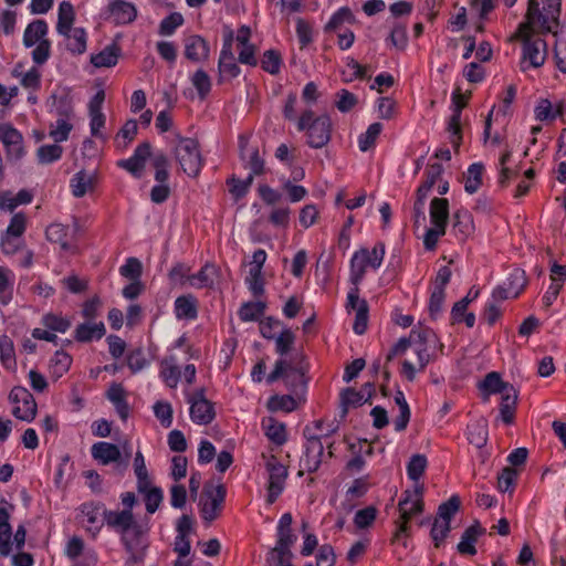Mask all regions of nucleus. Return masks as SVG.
Listing matches in <instances>:
<instances>
[{
	"instance_id": "13",
	"label": "nucleus",
	"mask_w": 566,
	"mask_h": 566,
	"mask_svg": "<svg viewBox=\"0 0 566 566\" xmlns=\"http://www.w3.org/2000/svg\"><path fill=\"white\" fill-rule=\"evenodd\" d=\"M104 101L105 92L103 90H98L90 99L87 105L91 136L102 143H106L108 140V135L105 133L106 115L103 113Z\"/></svg>"
},
{
	"instance_id": "60",
	"label": "nucleus",
	"mask_w": 566,
	"mask_h": 566,
	"mask_svg": "<svg viewBox=\"0 0 566 566\" xmlns=\"http://www.w3.org/2000/svg\"><path fill=\"white\" fill-rule=\"evenodd\" d=\"M184 17L179 12H172L160 21L158 33L161 36H170L184 24Z\"/></svg>"
},
{
	"instance_id": "30",
	"label": "nucleus",
	"mask_w": 566,
	"mask_h": 566,
	"mask_svg": "<svg viewBox=\"0 0 566 566\" xmlns=\"http://www.w3.org/2000/svg\"><path fill=\"white\" fill-rule=\"evenodd\" d=\"M106 334L105 324L103 322H85L78 324L74 331V339L80 343H90L98 340Z\"/></svg>"
},
{
	"instance_id": "39",
	"label": "nucleus",
	"mask_w": 566,
	"mask_h": 566,
	"mask_svg": "<svg viewBox=\"0 0 566 566\" xmlns=\"http://www.w3.org/2000/svg\"><path fill=\"white\" fill-rule=\"evenodd\" d=\"M15 275L6 266H0V305L7 306L13 300Z\"/></svg>"
},
{
	"instance_id": "36",
	"label": "nucleus",
	"mask_w": 566,
	"mask_h": 566,
	"mask_svg": "<svg viewBox=\"0 0 566 566\" xmlns=\"http://www.w3.org/2000/svg\"><path fill=\"white\" fill-rule=\"evenodd\" d=\"M120 55V49L115 45H106L98 53L91 54L90 61L96 69L113 67L117 64Z\"/></svg>"
},
{
	"instance_id": "29",
	"label": "nucleus",
	"mask_w": 566,
	"mask_h": 566,
	"mask_svg": "<svg viewBox=\"0 0 566 566\" xmlns=\"http://www.w3.org/2000/svg\"><path fill=\"white\" fill-rule=\"evenodd\" d=\"M226 490L222 485H218L207 500L200 504V513L205 521H213L224 501Z\"/></svg>"
},
{
	"instance_id": "49",
	"label": "nucleus",
	"mask_w": 566,
	"mask_h": 566,
	"mask_svg": "<svg viewBox=\"0 0 566 566\" xmlns=\"http://www.w3.org/2000/svg\"><path fill=\"white\" fill-rule=\"evenodd\" d=\"M134 472L137 479V491H146L150 486L151 480L140 451H137L134 458Z\"/></svg>"
},
{
	"instance_id": "31",
	"label": "nucleus",
	"mask_w": 566,
	"mask_h": 566,
	"mask_svg": "<svg viewBox=\"0 0 566 566\" xmlns=\"http://www.w3.org/2000/svg\"><path fill=\"white\" fill-rule=\"evenodd\" d=\"M91 453L93 459L103 465L117 462L120 459L119 448L105 441L95 442L92 446Z\"/></svg>"
},
{
	"instance_id": "23",
	"label": "nucleus",
	"mask_w": 566,
	"mask_h": 566,
	"mask_svg": "<svg viewBox=\"0 0 566 566\" xmlns=\"http://www.w3.org/2000/svg\"><path fill=\"white\" fill-rule=\"evenodd\" d=\"M13 505L6 500L0 505V554L9 556L12 553V527L9 523Z\"/></svg>"
},
{
	"instance_id": "47",
	"label": "nucleus",
	"mask_w": 566,
	"mask_h": 566,
	"mask_svg": "<svg viewBox=\"0 0 566 566\" xmlns=\"http://www.w3.org/2000/svg\"><path fill=\"white\" fill-rule=\"evenodd\" d=\"M484 167L480 163L471 164L464 175V189L468 193H475L482 185Z\"/></svg>"
},
{
	"instance_id": "41",
	"label": "nucleus",
	"mask_w": 566,
	"mask_h": 566,
	"mask_svg": "<svg viewBox=\"0 0 566 566\" xmlns=\"http://www.w3.org/2000/svg\"><path fill=\"white\" fill-rule=\"evenodd\" d=\"M449 202L444 198H433L430 203V221L432 226L447 228Z\"/></svg>"
},
{
	"instance_id": "63",
	"label": "nucleus",
	"mask_w": 566,
	"mask_h": 566,
	"mask_svg": "<svg viewBox=\"0 0 566 566\" xmlns=\"http://www.w3.org/2000/svg\"><path fill=\"white\" fill-rule=\"evenodd\" d=\"M154 415L164 428L172 424V407L168 401L159 400L153 406Z\"/></svg>"
},
{
	"instance_id": "52",
	"label": "nucleus",
	"mask_w": 566,
	"mask_h": 566,
	"mask_svg": "<svg viewBox=\"0 0 566 566\" xmlns=\"http://www.w3.org/2000/svg\"><path fill=\"white\" fill-rule=\"evenodd\" d=\"M382 130L380 123H373L368 126L365 133L358 136L359 150L366 153L375 147L376 140Z\"/></svg>"
},
{
	"instance_id": "46",
	"label": "nucleus",
	"mask_w": 566,
	"mask_h": 566,
	"mask_svg": "<svg viewBox=\"0 0 566 566\" xmlns=\"http://www.w3.org/2000/svg\"><path fill=\"white\" fill-rule=\"evenodd\" d=\"M481 534L482 530L479 525H471L468 527L458 544L459 553L474 555L476 553L475 543Z\"/></svg>"
},
{
	"instance_id": "27",
	"label": "nucleus",
	"mask_w": 566,
	"mask_h": 566,
	"mask_svg": "<svg viewBox=\"0 0 566 566\" xmlns=\"http://www.w3.org/2000/svg\"><path fill=\"white\" fill-rule=\"evenodd\" d=\"M105 523L108 527L120 534H126L128 531L136 527L134 514L128 510H107V512H105Z\"/></svg>"
},
{
	"instance_id": "32",
	"label": "nucleus",
	"mask_w": 566,
	"mask_h": 566,
	"mask_svg": "<svg viewBox=\"0 0 566 566\" xmlns=\"http://www.w3.org/2000/svg\"><path fill=\"white\" fill-rule=\"evenodd\" d=\"M240 150L244 167L250 170L249 174H253V177L262 175L264 171V160L260 156L259 149L243 144V140L241 139Z\"/></svg>"
},
{
	"instance_id": "25",
	"label": "nucleus",
	"mask_w": 566,
	"mask_h": 566,
	"mask_svg": "<svg viewBox=\"0 0 566 566\" xmlns=\"http://www.w3.org/2000/svg\"><path fill=\"white\" fill-rule=\"evenodd\" d=\"M108 19L115 24H128L137 17L135 6L125 0H113L107 7Z\"/></svg>"
},
{
	"instance_id": "3",
	"label": "nucleus",
	"mask_w": 566,
	"mask_h": 566,
	"mask_svg": "<svg viewBox=\"0 0 566 566\" xmlns=\"http://www.w3.org/2000/svg\"><path fill=\"white\" fill-rule=\"evenodd\" d=\"M332 127L328 114L315 115L314 111L308 108L298 116L296 128L298 132L305 133L306 143L311 148L321 149L329 143Z\"/></svg>"
},
{
	"instance_id": "12",
	"label": "nucleus",
	"mask_w": 566,
	"mask_h": 566,
	"mask_svg": "<svg viewBox=\"0 0 566 566\" xmlns=\"http://www.w3.org/2000/svg\"><path fill=\"white\" fill-rule=\"evenodd\" d=\"M12 415L25 422H32L36 416L38 406L32 394L24 387H13L9 395Z\"/></svg>"
},
{
	"instance_id": "1",
	"label": "nucleus",
	"mask_w": 566,
	"mask_h": 566,
	"mask_svg": "<svg viewBox=\"0 0 566 566\" xmlns=\"http://www.w3.org/2000/svg\"><path fill=\"white\" fill-rule=\"evenodd\" d=\"M443 344L433 329L428 327L412 328L408 337H401L391 347L387 359L406 355L410 352L416 357V363L406 358L401 365L402 376L413 381L418 373L423 371L431 360L443 353Z\"/></svg>"
},
{
	"instance_id": "59",
	"label": "nucleus",
	"mask_w": 566,
	"mask_h": 566,
	"mask_svg": "<svg viewBox=\"0 0 566 566\" xmlns=\"http://www.w3.org/2000/svg\"><path fill=\"white\" fill-rule=\"evenodd\" d=\"M42 324L55 333H65L71 327V321L66 316L53 313L43 315Z\"/></svg>"
},
{
	"instance_id": "55",
	"label": "nucleus",
	"mask_w": 566,
	"mask_h": 566,
	"mask_svg": "<svg viewBox=\"0 0 566 566\" xmlns=\"http://www.w3.org/2000/svg\"><path fill=\"white\" fill-rule=\"evenodd\" d=\"M527 283L525 272L521 269H514L502 282L506 286L511 295L520 296Z\"/></svg>"
},
{
	"instance_id": "14",
	"label": "nucleus",
	"mask_w": 566,
	"mask_h": 566,
	"mask_svg": "<svg viewBox=\"0 0 566 566\" xmlns=\"http://www.w3.org/2000/svg\"><path fill=\"white\" fill-rule=\"evenodd\" d=\"M346 308L348 312H355L353 329L357 335H363L367 329L369 307L367 301L359 297V284L350 286Z\"/></svg>"
},
{
	"instance_id": "28",
	"label": "nucleus",
	"mask_w": 566,
	"mask_h": 566,
	"mask_svg": "<svg viewBox=\"0 0 566 566\" xmlns=\"http://www.w3.org/2000/svg\"><path fill=\"white\" fill-rule=\"evenodd\" d=\"M73 112H66L61 114V116L49 126V136L54 140V143H63L66 142L70 137L71 132L74 128L73 124Z\"/></svg>"
},
{
	"instance_id": "58",
	"label": "nucleus",
	"mask_w": 566,
	"mask_h": 566,
	"mask_svg": "<svg viewBox=\"0 0 566 566\" xmlns=\"http://www.w3.org/2000/svg\"><path fill=\"white\" fill-rule=\"evenodd\" d=\"M63 148L59 143L42 145L36 150V158L40 164L48 165L61 159Z\"/></svg>"
},
{
	"instance_id": "2",
	"label": "nucleus",
	"mask_w": 566,
	"mask_h": 566,
	"mask_svg": "<svg viewBox=\"0 0 566 566\" xmlns=\"http://www.w3.org/2000/svg\"><path fill=\"white\" fill-rule=\"evenodd\" d=\"M560 0H528L526 21L520 31L552 32L556 35Z\"/></svg>"
},
{
	"instance_id": "53",
	"label": "nucleus",
	"mask_w": 566,
	"mask_h": 566,
	"mask_svg": "<svg viewBox=\"0 0 566 566\" xmlns=\"http://www.w3.org/2000/svg\"><path fill=\"white\" fill-rule=\"evenodd\" d=\"M71 188L74 197H83L93 188V176L85 171L76 172L71 179Z\"/></svg>"
},
{
	"instance_id": "4",
	"label": "nucleus",
	"mask_w": 566,
	"mask_h": 566,
	"mask_svg": "<svg viewBox=\"0 0 566 566\" xmlns=\"http://www.w3.org/2000/svg\"><path fill=\"white\" fill-rule=\"evenodd\" d=\"M295 334L287 326L282 327L274 337L275 353L279 354L281 358L276 360L274 369L266 377V381L269 384H273L277 379L282 378L289 386L290 378L301 379L303 377V374L284 358V356L291 352L295 343Z\"/></svg>"
},
{
	"instance_id": "43",
	"label": "nucleus",
	"mask_w": 566,
	"mask_h": 566,
	"mask_svg": "<svg viewBox=\"0 0 566 566\" xmlns=\"http://www.w3.org/2000/svg\"><path fill=\"white\" fill-rule=\"evenodd\" d=\"M66 48L73 54H83L87 49V33L84 28H74L66 34Z\"/></svg>"
},
{
	"instance_id": "15",
	"label": "nucleus",
	"mask_w": 566,
	"mask_h": 566,
	"mask_svg": "<svg viewBox=\"0 0 566 566\" xmlns=\"http://www.w3.org/2000/svg\"><path fill=\"white\" fill-rule=\"evenodd\" d=\"M0 140L6 148L8 160L18 161L25 155L23 136L11 124L0 125Z\"/></svg>"
},
{
	"instance_id": "19",
	"label": "nucleus",
	"mask_w": 566,
	"mask_h": 566,
	"mask_svg": "<svg viewBox=\"0 0 566 566\" xmlns=\"http://www.w3.org/2000/svg\"><path fill=\"white\" fill-rule=\"evenodd\" d=\"M464 106L465 101L463 96L459 93H453L451 99L452 115L449 117L447 122V130L449 134L450 143L455 149L459 148L462 140L461 113Z\"/></svg>"
},
{
	"instance_id": "64",
	"label": "nucleus",
	"mask_w": 566,
	"mask_h": 566,
	"mask_svg": "<svg viewBox=\"0 0 566 566\" xmlns=\"http://www.w3.org/2000/svg\"><path fill=\"white\" fill-rule=\"evenodd\" d=\"M282 65V57L275 50H268L263 53V56L261 59V67L274 75L277 74L281 70Z\"/></svg>"
},
{
	"instance_id": "11",
	"label": "nucleus",
	"mask_w": 566,
	"mask_h": 566,
	"mask_svg": "<svg viewBox=\"0 0 566 566\" xmlns=\"http://www.w3.org/2000/svg\"><path fill=\"white\" fill-rule=\"evenodd\" d=\"M189 417L195 424L207 426L216 418V409L213 402L207 399L205 389H197L188 395Z\"/></svg>"
},
{
	"instance_id": "42",
	"label": "nucleus",
	"mask_w": 566,
	"mask_h": 566,
	"mask_svg": "<svg viewBox=\"0 0 566 566\" xmlns=\"http://www.w3.org/2000/svg\"><path fill=\"white\" fill-rule=\"evenodd\" d=\"M517 394L513 387L506 389L501 395L500 417L506 424H511L514 420Z\"/></svg>"
},
{
	"instance_id": "61",
	"label": "nucleus",
	"mask_w": 566,
	"mask_h": 566,
	"mask_svg": "<svg viewBox=\"0 0 566 566\" xmlns=\"http://www.w3.org/2000/svg\"><path fill=\"white\" fill-rule=\"evenodd\" d=\"M460 504H461V501H460L459 495H457V494L451 495V497L448 501H446L439 505L438 514H437L436 518L450 523L451 518L459 511Z\"/></svg>"
},
{
	"instance_id": "33",
	"label": "nucleus",
	"mask_w": 566,
	"mask_h": 566,
	"mask_svg": "<svg viewBox=\"0 0 566 566\" xmlns=\"http://www.w3.org/2000/svg\"><path fill=\"white\" fill-rule=\"evenodd\" d=\"M70 228L62 223H52L46 228L45 235L50 242L60 244L65 252H73L74 245L70 241Z\"/></svg>"
},
{
	"instance_id": "37",
	"label": "nucleus",
	"mask_w": 566,
	"mask_h": 566,
	"mask_svg": "<svg viewBox=\"0 0 566 566\" xmlns=\"http://www.w3.org/2000/svg\"><path fill=\"white\" fill-rule=\"evenodd\" d=\"M262 429L266 438L276 446H282L287 440L285 424L272 417L262 420Z\"/></svg>"
},
{
	"instance_id": "5",
	"label": "nucleus",
	"mask_w": 566,
	"mask_h": 566,
	"mask_svg": "<svg viewBox=\"0 0 566 566\" xmlns=\"http://www.w3.org/2000/svg\"><path fill=\"white\" fill-rule=\"evenodd\" d=\"M386 248L377 242L373 249L360 248L356 250L349 261V282L352 285L360 284L368 269L378 271L382 264Z\"/></svg>"
},
{
	"instance_id": "16",
	"label": "nucleus",
	"mask_w": 566,
	"mask_h": 566,
	"mask_svg": "<svg viewBox=\"0 0 566 566\" xmlns=\"http://www.w3.org/2000/svg\"><path fill=\"white\" fill-rule=\"evenodd\" d=\"M233 33L229 32L224 35L222 49L219 56L218 70L220 80L234 78L239 76L241 70L237 64L232 52Z\"/></svg>"
},
{
	"instance_id": "7",
	"label": "nucleus",
	"mask_w": 566,
	"mask_h": 566,
	"mask_svg": "<svg viewBox=\"0 0 566 566\" xmlns=\"http://www.w3.org/2000/svg\"><path fill=\"white\" fill-rule=\"evenodd\" d=\"M49 25L42 19L30 22L23 33V44L25 48L35 46L32 51V60L35 64L42 65L50 57L51 43L46 39Z\"/></svg>"
},
{
	"instance_id": "18",
	"label": "nucleus",
	"mask_w": 566,
	"mask_h": 566,
	"mask_svg": "<svg viewBox=\"0 0 566 566\" xmlns=\"http://www.w3.org/2000/svg\"><path fill=\"white\" fill-rule=\"evenodd\" d=\"M80 511L84 517L86 531L95 538L105 523V512L107 510L99 502H88L83 503Z\"/></svg>"
},
{
	"instance_id": "20",
	"label": "nucleus",
	"mask_w": 566,
	"mask_h": 566,
	"mask_svg": "<svg viewBox=\"0 0 566 566\" xmlns=\"http://www.w3.org/2000/svg\"><path fill=\"white\" fill-rule=\"evenodd\" d=\"M150 155L151 145L148 142H144L136 147L129 158L119 160L118 166L127 170L134 177L140 178Z\"/></svg>"
},
{
	"instance_id": "62",
	"label": "nucleus",
	"mask_w": 566,
	"mask_h": 566,
	"mask_svg": "<svg viewBox=\"0 0 566 566\" xmlns=\"http://www.w3.org/2000/svg\"><path fill=\"white\" fill-rule=\"evenodd\" d=\"M144 494L146 511L154 514L163 502V490L158 486H148L146 491H138Z\"/></svg>"
},
{
	"instance_id": "38",
	"label": "nucleus",
	"mask_w": 566,
	"mask_h": 566,
	"mask_svg": "<svg viewBox=\"0 0 566 566\" xmlns=\"http://www.w3.org/2000/svg\"><path fill=\"white\" fill-rule=\"evenodd\" d=\"M107 399L113 403L116 412L122 420H126L129 415V406L126 401V395L120 384H113L107 390Z\"/></svg>"
},
{
	"instance_id": "34",
	"label": "nucleus",
	"mask_w": 566,
	"mask_h": 566,
	"mask_svg": "<svg viewBox=\"0 0 566 566\" xmlns=\"http://www.w3.org/2000/svg\"><path fill=\"white\" fill-rule=\"evenodd\" d=\"M452 230L461 240L469 238L473 233V217L467 209H459L454 212Z\"/></svg>"
},
{
	"instance_id": "22",
	"label": "nucleus",
	"mask_w": 566,
	"mask_h": 566,
	"mask_svg": "<svg viewBox=\"0 0 566 566\" xmlns=\"http://www.w3.org/2000/svg\"><path fill=\"white\" fill-rule=\"evenodd\" d=\"M220 281V269L206 263L196 274L188 275V285L193 289H213Z\"/></svg>"
},
{
	"instance_id": "54",
	"label": "nucleus",
	"mask_w": 566,
	"mask_h": 566,
	"mask_svg": "<svg viewBox=\"0 0 566 566\" xmlns=\"http://www.w3.org/2000/svg\"><path fill=\"white\" fill-rule=\"evenodd\" d=\"M138 132L137 120L128 119L119 129L115 137V144L118 148L125 149L134 140Z\"/></svg>"
},
{
	"instance_id": "10",
	"label": "nucleus",
	"mask_w": 566,
	"mask_h": 566,
	"mask_svg": "<svg viewBox=\"0 0 566 566\" xmlns=\"http://www.w3.org/2000/svg\"><path fill=\"white\" fill-rule=\"evenodd\" d=\"M530 32L531 31L528 30L520 31L521 35L524 38L521 61V67L523 71H526L530 67L542 66L547 54L546 42L538 36H531Z\"/></svg>"
},
{
	"instance_id": "24",
	"label": "nucleus",
	"mask_w": 566,
	"mask_h": 566,
	"mask_svg": "<svg viewBox=\"0 0 566 566\" xmlns=\"http://www.w3.org/2000/svg\"><path fill=\"white\" fill-rule=\"evenodd\" d=\"M179 358L171 350L159 363V377L171 389L177 388L181 377Z\"/></svg>"
},
{
	"instance_id": "57",
	"label": "nucleus",
	"mask_w": 566,
	"mask_h": 566,
	"mask_svg": "<svg viewBox=\"0 0 566 566\" xmlns=\"http://www.w3.org/2000/svg\"><path fill=\"white\" fill-rule=\"evenodd\" d=\"M268 408L271 411L292 412L297 408V400L291 395H275L269 399Z\"/></svg>"
},
{
	"instance_id": "48",
	"label": "nucleus",
	"mask_w": 566,
	"mask_h": 566,
	"mask_svg": "<svg viewBox=\"0 0 566 566\" xmlns=\"http://www.w3.org/2000/svg\"><path fill=\"white\" fill-rule=\"evenodd\" d=\"M190 82L197 91L198 97L201 101L206 99L212 87V82L208 73L202 69H198L190 75Z\"/></svg>"
},
{
	"instance_id": "56",
	"label": "nucleus",
	"mask_w": 566,
	"mask_h": 566,
	"mask_svg": "<svg viewBox=\"0 0 566 566\" xmlns=\"http://www.w3.org/2000/svg\"><path fill=\"white\" fill-rule=\"evenodd\" d=\"M428 465L426 455L413 454L407 463V475L413 481V484L420 483V478L424 473Z\"/></svg>"
},
{
	"instance_id": "6",
	"label": "nucleus",
	"mask_w": 566,
	"mask_h": 566,
	"mask_svg": "<svg viewBox=\"0 0 566 566\" xmlns=\"http://www.w3.org/2000/svg\"><path fill=\"white\" fill-rule=\"evenodd\" d=\"M170 146L181 170L189 177H197L203 166L199 143L193 138L176 135Z\"/></svg>"
},
{
	"instance_id": "21",
	"label": "nucleus",
	"mask_w": 566,
	"mask_h": 566,
	"mask_svg": "<svg viewBox=\"0 0 566 566\" xmlns=\"http://www.w3.org/2000/svg\"><path fill=\"white\" fill-rule=\"evenodd\" d=\"M293 517L291 513H284L276 525V543L272 551L291 553V547L297 539L292 531Z\"/></svg>"
},
{
	"instance_id": "8",
	"label": "nucleus",
	"mask_w": 566,
	"mask_h": 566,
	"mask_svg": "<svg viewBox=\"0 0 566 566\" xmlns=\"http://www.w3.org/2000/svg\"><path fill=\"white\" fill-rule=\"evenodd\" d=\"M423 507V484H413L412 489L406 490L399 501L398 509L401 522L396 532V538H400L408 530L409 520L421 513Z\"/></svg>"
},
{
	"instance_id": "50",
	"label": "nucleus",
	"mask_w": 566,
	"mask_h": 566,
	"mask_svg": "<svg viewBox=\"0 0 566 566\" xmlns=\"http://www.w3.org/2000/svg\"><path fill=\"white\" fill-rule=\"evenodd\" d=\"M265 311V303L262 301L247 302L241 305L238 316L242 322L258 321Z\"/></svg>"
},
{
	"instance_id": "9",
	"label": "nucleus",
	"mask_w": 566,
	"mask_h": 566,
	"mask_svg": "<svg viewBox=\"0 0 566 566\" xmlns=\"http://www.w3.org/2000/svg\"><path fill=\"white\" fill-rule=\"evenodd\" d=\"M268 474L266 502L273 504L283 493L289 476L287 468L275 457L262 454Z\"/></svg>"
},
{
	"instance_id": "44",
	"label": "nucleus",
	"mask_w": 566,
	"mask_h": 566,
	"mask_svg": "<svg viewBox=\"0 0 566 566\" xmlns=\"http://www.w3.org/2000/svg\"><path fill=\"white\" fill-rule=\"evenodd\" d=\"M72 356L64 350H56L52 358L50 359V374L54 379L61 378L65 375L71 365H72Z\"/></svg>"
},
{
	"instance_id": "35",
	"label": "nucleus",
	"mask_w": 566,
	"mask_h": 566,
	"mask_svg": "<svg viewBox=\"0 0 566 566\" xmlns=\"http://www.w3.org/2000/svg\"><path fill=\"white\" fill-rule=\"evenodd\" d=\"M174 312L178 319L192 321L197 318V300L192 295H182L175 300Z\"/></svg>"
},
{
	"instance_id": "45",
	"label": "nucleus",
	"mask_w": 566,
	"mask_h": 566,
	"mask_svg": "<svg viewBox=\"0 0 566 566\" xmlns=\"http://www.w3.org/2000/svg\"><path fill=\"white\" fill-rule=\"evenodd\" d=\"M12 76L19 78L22 87L28 91L38 92L41 88V72L35 66L27 72H21L19 67H15L12 71Z\"/></svg>"
},
{
	"instance_id": "26",
	"label": "nucleus",
	"mask_w": 566,
	"mask_h": 566,
	"mask_svg": "<svg viewBox=\"0 0 566 566\" xmlns=\"http://www.w3.org/2000/svg\"><path fill=\"white\" fill-rule=\"evenodd\" d=\"M324 452L323 441L317 437H307L305 444V453L302 458V465L307 472H315L322 462Z\"/></svg>"
},
{
	"instance_id": "17",
	"label": "nucleus",
	"mask_w": 566,
	"mask_h": 566,
	"mask_svg": "<svg viewBox=\"0 0 566 566\" xmlns=\"http://www.w3.org/2000/svg\"><path fill=\"white\" fill-rule=\"evenodd\" d=\"M185 57L195 63L201 64L210 57V45L208 41L199 34H189L182 40Z\"/></svg>"
},
{
	"instance_id": "40",
	"label": "nucleus",
	"mask_w": 566,
	"mask_h": 566,
	"mask_svg": "<svg viewBox=\"0 0 566 566\" xmlns=\"http://www.w3.org/2000/svg\"><path fill=\"white\" fill-rule=\"evenodd\" d=\"M75 21V12L74 7L69 1H62L59 4L57 10V23H56V32L61 34H66L73 28V23Z\"/></svg>"
},
{
	"instance_id": "51",
	"label": "nucleus",
	"mask_w": 566,
	"mask_h": 566,
	"mask_svg": "<svg viewBox=\"0 0 566 566\" xmlns=\"http://www.w3.org/2000/svg\"><path fill=\"white\" fill-rule=\"evenodd\" d=\"M511 386L504 384L500 375L495 371L489 373L480 382L479 388L486 395L501 394L509 389Z\"/></svg>"
}]
</instances>
